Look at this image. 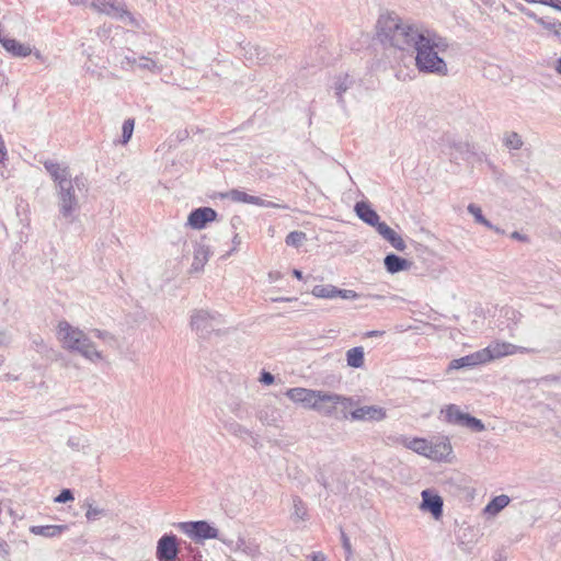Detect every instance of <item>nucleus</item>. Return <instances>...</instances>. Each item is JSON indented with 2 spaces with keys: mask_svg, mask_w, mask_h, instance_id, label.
Segmentation results:
<instances>
[{
  "mask_svg": "<svg viewBox=\"0 0 561 561\" xmlns=\"http://www.w3.org/2000/svg\"><path fill=\"white\" fill-rule=\"evenodd\" d=\"M377 37L383 46L415 51V67L422 73L445 77L448 66L440 56L448 48L446 38L422 24L403 21L398 14L387 12L377 21Z\"/></svg>",
  "mask_w": 561,
  "mask_h": 561,
  "instance_id": "1",
  "label": "nucleus"
},
{
  "mask_svg": "<svg viewBox=\"0 0 561 561\" xmlns=\"http://www.w3.org/2000/svg\"><path fill=\"white\" fill-rule=\"evenodd\" d=\"M43 164L55 182L60 215L72 222L79 209L80 195L88 192L87 180L79 175L72 179L68 167L57 162L46 160Z\"/></svg>",
  "mask_w": 561,
  "mask_h": 561,
  "instance_id": "2",
  "label": "nucleus"
},
{
  "mask_svg": "<svg viewBox=\"0 0 561 561\" xmlns=\"http://www.w3.org/2000/svg\"><path fill=\"white\" fill-rule=\"evenodd\" d=\"M58 339L62 342L65 348L78 352L89 360L96 362L102 359V354L95 348L93 342L83 331L70 325L67 321L58 324Z\"/></svg>",
  "mask_w": 561,
  "mask_h": 561,
  "instance_id": "3",
  "label": "nucleus"
},
{
  "mask_svg": "<svg viewBox=\"0 0 561 561\" xmlns=\"http://www.w3.org/2000/svg\"><path fill=\"white\" fill-rule=\"evenodd\" d=\"M339 405L342 408L343 416L346 417L347 411L354 405V401L352 398L319 390L311 410L324 416H332Z\"/></svg>",
  "mask_w": 561,
  "mask_h": 561,
  "instance_id": "4",
  "label": "nucleus"
},
{
  "mask_svg": "<svg viewBox=\"0 0 561 561\" xmlns=\"http://www.w3.org/2000/svg\"><path fill=\"white\" fill-rule=\"evenodd\" d=\"M224 319L218 312L208 310H195L191 316V327L202 339H208L211 333L219 332Z\"/></svg>",
  "mask_w": 561,
  "mask_h": 561,
  "instance_id": "5",
  "label": "nucleus"
},
{
  "mask_svg": "<svg viewBox=\"0 0 561 561\" xmlns=\"http://www.w3.org/2000/svg\"><path fill=\"white\" fill-rule=\"evenodd\" d=\"M178 528L196 542L207 539H219L225 542L219 530L206 520L182 522L178 524Z\"/></svg>",
  "mask_w": 561,
  "mask_h": 561,
  "instance_id": "6",
  "label": "nucleus"
},
{
  "mask_svg": "<svg viewBox=\"0 0 561 561\" xmlns=\"http://www.w3.org/2000/svg\"><path fill=\"white\" fill-rule=\"evenodd\" d=\"M92 8L110 16L121 19L122 21L135 27H140L139 21L126 9L124 2L117 0H93Z\"/></svg>",
  "mask_w": 561,
  "mask_h": 561,
  "instance_id": "7",
  "label": "nucleus"
},
{
  "mask_svg": "<svg viewBox=\"0 0 561 561\" xmlns=\"http://www.w3.org/2000/svg\"><path fill=\"white\" fill-rule=\"evenodd\" d=\"M442 413L445 414V420L447 423L460 425L477 433L483 432L485 430V426L481 420L462 412L456 404L447 405L445 410L442 411Z\"/></svg>",
  "mask_w": 561,
  "mask_h": 561,
  "instance_id": "8",
  "label": "nucleus"
},
{
  "mask_svg": "<svg viewBox=\"0 0 561 561\" xmlns=\"http://www.w3.org/2000/svg\"><path fill=\"white\" fill-rule=\"evenodd\" d=\"M180 549L178 538L173 534H164L157 542L156 557L158 561H175Z\"/></svg>",
  "mask_w": 561,
  "mask_h": 561,
  "instance_id": "9",
  "label": "nucleus"
},
{
  "mask_svg": "<svg viewBox=\"0 0 561 561\" xmlns=\"http://www.w3.org/2000/svg\"><path fill=\"white\" fill-rule=\"evenodd\" d=\"M311 294L317 298L324 299H333V298H342V299H357L359 298V294L351 289H340L334 285H316Z\"/></svg>",
  "mask_w": 561,
  "mask_h": 561,
  "instance_id": "10",
  "label": "nucleus"
},
{
  "mask_svg": "<svg viewBox=\"0 0 561 561\" xmlns=\"http://www.w3.org/2000/svg\"><path fill=\"white\" fill-rule=\"evenodd\" d=\"M523 347L516 346L508 342H493L485 348H482V352L485 354V363H489L503 356L523 352Z\"/></svg>",
  "mask_w": 561,
  "mask_h": 561,
  "instance_id": "11",
  "label": "nucleus"
},
{
  "mask_svg": "<svg viewBox=\"0 0 561 561\" xmlns=\"http://www.w3.org/2000/svg\"><path fill=\"white\" fill-rule=\"evenodd\" d=\"M217 213L210 207H199L193 209L187 218V225L193 229H203L208 222L216 219Z\"/></svg>",
  "mask_w": 561,
  "mask_h": 561,
  "instance_id": "12",
  "label": "nucleus"
},
{
  "mask_svg": "<svg viewBox=\"0 0 561 561\" xmlns=\"http://www.w3.org/2000/svg\"><path fill=\"white\" fill-rule=\"evenodd\" d=\"M319 390L307 388H290L286 391V397L295 403L301 404L305 409H312Z\"/></svg>",
  "mask_w": 561,
  "mask_h": 561,
  "instance_id": "13",
  "label": "nucleus"
},
{
  "mask_svg": "<svg viewBox=\"0 0 561 561\" xmlns=\"http://www.w3.org/2000/svg\"><path fill=\"white\" fill-rule=\"evenodd\" d=\"M194 255L193 262L191 266L192 272H201L203 271L205 264L208 262L210 256L209 245L205 241V237H202L199 240H196L193 245Z\"/></svg>",
  "mask_w": 561,
  "mask_h": 561,
  "instance_id": "14",
  "label": "nucleus"
},
{
  "mask_svg": "<svg viewBox=\"0 0 561 561\" xmlns=\"http://www.w3.org/2000/svg\"><path fill=\"white\" fill-rule=\"evenodd\" d=\"M453 448L448 437L437 438L435 443H428L427 458L435 461H446Z\"/></svg>",
  "mask_w": 561,
  "mask_h": 561,
  "instance_id": "15",
  "label": "nucleus"
},
{
  "mask_svg": "<svg viewBox=\"0 0 561 561\" xmlns=\"http://www.w3.org/2000/svg\"><path fill=\"white\" fill-rule=\"evenodd\" d=\"M421 508L430 512L434 518H439L443 515V499L433 493L431 490L422 491Z\"/></svg>",
  "mask_w": 561,
  "mask_h": 561,
  "instance_id": "16",
  "label": "nucleus"
},
{
  "mask_svg": "<svg viewBox=\"0 0 561 561\" xmlns=\"http://www.w3.org/2000/svg\"><path fill=\"white\" fill-rule=\"evenodd\" d=\"M354 421H381L386 417V411L376 405H365L351 412Z\"/></svg>",
  "mask_w": 561,
  "mask_h": 561,
  "instance_id": "17",
  "label": "nucleus"
},
{
  "mask_svg": "<svg viewBox=\"0 0 561 561\" xmlns=\"http://www.w3.org/2000/svg\"><path fill=\"white\" fill-rule=\"evenodd\" d=\"M355 211L359 219H362L367 225L375 227L378 231V227L381 225H387L383 221H380V217L375 209L366 202H358L355 205Z\"/></svg>",
  "mask_w": 561,
  "mask_h": 561,
  "instance_id": "18",
  "label": "nucleus"
},
{
  "mask_svg": "<svg viewBox=\"0 0 561 561\" xmlns=\"http://www.w3.org/2000/svg\"><path fill=\"white\" fill-rule=\"evenodd\" d=\"M485 354L482 350L471 353L469 355L462 356L460 358L453 359L449 363V369H460V368H472L478 365L486 364L485 363Z\"/></svg>",
  "mask_w": 561,
  "mask_h": 561,
  "instance_id": "19",
  "label": "nucleus"
},
{
  "mask_svg": "<svg viewBox=\"0 0 561 561\" xmlns=\"http://www.w3.org/2000/svg\"><path fill=\"white\" fill-rule=\"evenodd\" d=\"M383 264L388 273L396 274L409 270L412 265V262L394 253H389L385 256Z\"/></svg>",
  "mask_w": 561,
  "mask_h": 561,
  "instance_id": "20",
  "label": "nucleus"
},
{
  "mask_svg": "<svg viewBox=\"0 0 561 561\" xmlns=\"http://www.w3.org/2000/svg\"><path fill=\"white\" fill-rule=\"evenodd\" d=\"M68 528V525L31 526L30 531L36 536L54 538L61 536Z\"/></svg>",
  "mask_w": 561,
  "mask_h": 561,
  "instance_id": "21",
  "label": "nucleus"
},
{
  "mask_svg": "<svg viewBox=\"0 0 561 561\" xmlns=\"http://www.w3.org/2000/svg\"><path fill=\"white\" fill-rule=\"evenodd\" d=\"M378 233L387 240L396 250L404 251L407 248L404 240L388 225L378 227Z\"/></svg>",
  "mask_w": 561,
  "mask_h": 561,
  "instance_id": "22",
  "label": "nucleus"
},
{
  "mask_svg": "<svg viewBox=\"0 0 561 561\" xmlns=\"http://www.w3.org/2000/svg\"><path fill=\"white\" fill-rule=\"evenodd\" d=\"M2 47L14 57H26L32 53L30 45L22 44L9 37L2 41Z\"/></svg>",
  "mask_w": 561,
  "mask_h": 561,
  "instance_id": "23",
  "label": "nucleus"
},
{
  "mask_svg": "<svg viewBox=\"0 0 561 561\" xmlns=\"http://www.w3.org/2000/svg\"><path fill=\"white\" fill-rule=\"evenodd\" d=\"M82 507L85 508V518L89 522L99 520L108 514L107 510L96 506L95 501L92 497L85 499Z\"/></svg>",
  "mask_w": 561,
  "mask_h": 561,
  "instance_id": "24",
  "label": "nucleus"
},
{
  "mask_svg": "<svg viewBox=\"0 0 561 561\" xmlns=\"http://www.w3.org/2000/svg\"><path fill=\"white\" fill-rule=\"evenodd\" d=\"M347 366L352 368H362L365 363V353L362 346L352 347L346 352Z\"/></svg>",
  "mask_w": 561,
  "mask_h": 561,
  "instance_id": "25",
  "label": "nucleus"
},
{
  "mask_svg": "<svg viewBox=\"0 0 561 561\" xmlns=\"http://www.w3.org/2000/svg\"><path fill=\"white\" fill-rule=\"evenodd\" d=\"M511 502V499L505 495L501 494L495 497H493L485 506L484 513L489 515H496L499 514L503 508H505Z\"/></svg>",
  "mask_w": 561,
  "mask_h": 561,
  "instance_id": "26",
  "label": "nucleus"
},
{
  "mask_svg": "<svg viewBox=\"0 0 561 561\" xmlns=\"http://www.w3.org/2000/svg\"><path fill=\"white\" fill-rule=\"evenodd\" d=\"M403 445L413 450L414 453L427 457L428 454V442L425 438H404Z\"/></svg>",
  "mask_w": 561,
  "mask_h": 561,
  "instance_id": "27",
  "label": "nucleus"
},
{
  "mask_svg": "<svg viewBox=\"0 0 561 561\" xmlns=\"http://www.w3.org/2000/svg\"><path fill=\"white\" fill-rule=\"evenodd\" d=\"M354 84L353 78L348 75H344L343 77H339L334 83L335 96L337 98V102L343 105V93L352 88Z\"/></svg>",
  "mask_w": 561,
  "mask_h": 561,
  "instance_id": "28",
  "label": "nucleus"
},
{
  "mask_svg": "<svg viewBox=\"0 0 561 561\" xmlns=\"http://www.w3.org/2000/svg\"><path fill=\"white\" fill-rule=\"evenodd\" d=\"M503 145L511 151L519 150L523 147L524 141L522 139V136L518 133L506 131L503 135Z\"/></svg>",
  "mask_w": 561,
  "mask_h": 561,
  "instance_id": "29",
  "label": "nucleus"
},
{
  "mask_svg": "<svg viewBox=\"0 0 561 561\" xmlns=\"http://www.w3.org/2000/svg\"><path fill=\"white\" fill-rule=\"evenodd\" d=\"M307 517V507L299 496H293V513L294 520H305Z\"/></svg>",
  "mask_w": 561,
  "mask_h": 561,
  "instance_id": "30",
  "label": "nucleus"
},
{
  "mask_svg": "<svg viewBox=\"0 0 561 561\" xmlns=\"http://www.w3.org/2000/svg\"><path fill=\"white\" fill-rule=\"evenodd\" d=\"M67 445L75 451L88 453L89 440L83 436H71L69 437Z\"/></svg>",
  "mask_w": 561,
  "mask_h": 561,
  "instance_id": "31",
  "label": "nucleus"
},
{
  "mask_svg": "<svg viewBox=\"0 0 561 561\" xmlns=\"http://www.w3.org/2000/svg\"><path fill=\"white\" fill-rule=\"evenodd\" d=\"M137 67L140 69L148 70L152 73H159L162 70V67L158 65L156 60H153L150 56H140L138 58Z\"/></svg>",
  "mask_w": 561,
  "mask_h": 561,
  "instance_id": "32",
  "label": "nucleus"
},
{
  "mask_svg": "<svg viewBox=\"0 0 561 561\" xmlns=\"http://www.w3.org/2000/svg\"><path fill=\"white\" fill-rule=\"evenodd\" d=\"M222 197L229 198L230 201H232L234 203L250 204L252 195H249L248 193L239 191V190H231V191L222 194Z\"/></svg>",
  "mask_w": 561,
  "mask_h": 561,
  "instance_id": "33",
  "label": "nucleus"
},
{
  "mask_svg": "<svg viewBox=\"0 0 561 561\" xmlns=\"http://www.w3.org/2000/svg\"><path fill=\"white\" fill-rule=\"evenodd\" d=\"M134 127H135L134 118H128L123 123L122 140H121V142L123 145H126L130 140V138L133 136Z\"/></svg>",
  "mask_w": 561,
  "mask_h": 561,
  "instance_id": "34",
  "label": "nucleus"
},
{
  "mask_svg": "<svg viewBox=\"0 0 561 561\" xmlns=\"http://www.w3.org/2000/svg\"><path fill=\"white\" fill-rule=\"evenodd\" d=\"M306 240V233L302 231H291L286 237V244L298 248Z\"/></svg>",
  "mask_w": 561,
  "mask_h": 561,
  "instance_id": "35",
  "label": "nucleus"
},
{
  "mask_svg": "<svg viewBox=\"0 0 561 561\" xmlns=\"http://www.w3.org/2000/svg\"><path fill=\"white\" fill-rule=\"evenodd\" d=\"M443 141H445L449 148H454L459 152L469 150V145L467 142L456 141L454 138H451L448 135L443 137Z\"/></svg>",
  "mask_w": 561,
  "mask_h": 561,
  "instance_id": "36",
  "label": "nucleus"
},
{
  "mask_svg": "<svg viewBox=\"0 0 561 561\" xmlns=\"http://www.w3.org/2000/svg\"><path fill=\"white\" fill-rule=\"evenodd\" d=\"M250 204H253V205H256V206H261V207L288 209L287 205H280V204H277V203L268 202V201H265V199H263V198H261L259 196H253V195L251 197V203Z\"/></svg>",
  "mask_w": 561,
  "mask_h": 561,
  "instance_id": "37",
  "label": "nucleus"
},
{
  "mask_svg": "<svg viewBox=\"0 0 561 561\" xmlns=\"http://www.w3.org/2000/svg\"><path fill=\"white\" fill-rule=\"evenodd\" d=\"M228 431L240 437V438H244L245 436H251V433L248 428H245L244 426H242L241 424H238V423H232L229 425L228 427Z\"/></svg>",
  "mask_w": 561,
  "mask_h": 561,
  "instance_id": "38",
  "label": "nucleus"
},
{
  "mask_svg": "<svg viewBox=\"0 0 561 561\" xmlns=\"http://www.w3.org/2000/svg\"><path fill=\"white\" fill-rule=\"evenodd\" d=\"M248 53L251 55V58L254 56L257 61H265L267 57L265 49L260 46H251Z\"/></svg>",
  "mask_w": 561,
  "mask_h": 561,
  "instance_id": "39",
  "label": "nucleus"
},
{
  "mask_svg": "<svg viewBox=\"0 0 561 561\" xmlns=\"http://www.w3.org/2000/svg\"><path fill=\"white\" fill-rule=\"evenodd\" d=\"M467 209L474 217V220L480 224L481 221L484 220L485 217L483 216L481 208L476 204H469Z\"/></svg>",
  "mask_w": 561,
  "mask_h": 561,
  "instance_id": "40",
  "label": "nucleus"
},
{
  "mask_svg": "<svg viewBox=\"0 0 561 561\" xmlns=\"http://www.w3.org/2000/svg\"><path fill=\"white\" fill-rule=\"evenodd\" d=\"M73 500V493L70 489H64L56 497L57 503H67Z\"/></svg>",
  "mask_w": 561,
  "mask_h": 561,
  "instance_id": "41",
  "label": "nucleus"
},
{
  "mask_svg": "<svg viewBox=\"0 0 561 561\" xmlns=\"http://www.w3.org/2000/svg\"><path fill=\"white\" fill-rule=\"evenodd\" d=\"M341 539H342V546L346 553V560H348L353 552L351 541L344 531H341Z\"/></svg>",
  "mask_w": 561,
  "mask_h": 561,
  "instance_id": "42",
  "label": "nucleus"
},
{
  "mask_svg": "<svg viewBox=\"0 0 561 561\" xmlns=\"http://www.w3.org/2000/svg\"><path fill=\"white\" fill-rule=\"evenodd\" d=\"M559 21H548L546 19L539 20V24L547 31H550L554 34V30L557 28V24Z\"/></svg>",
  "mask_w": 561,
  "mask_h": 561,
  "instance_id": "43",
  "label": "nucleus"
},
{
  "mask_svg": "<svg viewBox=\"0 0 561 561\" xmlns=\"http://www.w3.org/2000/svg\"><path fill=\"white\" fill-rule=\"evenodd\" d=\"M92 333L94 334V336H96L98 339H101L103 341H113L114 340L113 335L107 331L94 329V330H92Z\"/></svg>",
  "mask_w": 561,
  "mask_h": 561,
  "instance_id": "44",
  "label": "nucleus"
},
{
  "mask_svg": "<svg viewBox=\"0 0 561 561\" xmlns=\"http://www.w3.org/2000/svg\"><path fill=\"white\" fill-rule=\"evenodd\" d=\"M274 376L268 373V371H263L261 374V378H260V381L263 382L264 385H272L274 382Z\"/></svg>",
  "mask_w": 561,
  "mask_h": 561,
  "instance_id": "45",
  "label": "nucleus"
},
{
  "mask_svg": "<svg viewBox=\"0 0 561 561\" xmlns=\"http://www.w3.org/2000/svg\"><path fill=\"white\" fill-rule=\"evenodd\" d=\"M7 147L3 140L2 135L0 134V163H2L7 158Z\"/></svg>",
  "mask_w": 561,
  "mask_h": 561,
  "instance_id": "46",
  "label": "nucleus"
},
{
  "mask_svg": "<svg viewBox=\"0 0 561 561\" xmlns=\"http://www.w3.org/2000/svg\"><path fill=\"white\" fill-rule=\"evenodd\" d=\"M520 11L529 19L534 20L535 22H537L539 24V20H541L542 18L538 16L535 12H533L531 10L529 9H526V8H522Z\"/></svg>",
  "mask_w": 561,
  "mask_h": 561,
  "instance_id": "47",
  "label": "nucleus"
},
{
  "mask_svg": "<svg viewBox=\"0 0 561 561\" xmlns=\"http://www.w3.org/2000/svg\"><path fill=\"white\" fill-rule=\"evenodd\" d=\"M511 238L515 239L517 241H522V242H528L529 241V239H528V237L526 234H523V233H520L518 231L512 232L511 233Z\"/></svg>",
  "mask_w": 561,
  "mask_h": 561,
  "instance_id": "48",
  "label": "nucleus"
},
{
  "mask_svg": "<svg viewBox=\"0 0 561 561\" xmlns=\"http://www.w3.org/2000/svg\"><path fill=\"white\" fill-rule=\"evenodd\" d=\"M124 64H127L129 66H137L138 64V59L135 57V56H125L124 59L122 60V65L124 66Z\"/></svg>",
  "mask_w": 561,
  "mask_h": 561,
  "instance_id": "49",
  "label": "nucleus"
},
{
  "mask_svg": "<svg viewBox=\"0 0 561 561\" xmlns=\"http://www.w3.org/2000/svg\"><path fill=\"white\" fill-rule=\"evenodd\" d=\"M11 342V336L8 332L2 331L0 332V344L7 345Z\"/></svg>",
  "mask_w": 561,
  "mask_h": 561,
  "instance_id": "50",
  "label": "nucleus"
},
{
  "mask_svg": "<svg viewBox=\"0 0 561 561\" xmlns=\"http://www.w3.org/2000/svg\"><path fill=\"white\" fill-rule=\"evenodd\" d=\"M311 561H328L327 557L322 552H314L311 556Z\"/></svg>",
  "mask_w": 561,
  "mask_h": 561,
  "instance_id": "51",
  "label": "nucleus"
},
{
  "mask_svg": "<svg viewBox=\"0 0 561 561\" xmlns=\"http://www.w3.org/2000/svg\"><path fill=\"white\" fill-rule=\"evenodd\" d=\"M529 3H541L543 5L551 7L553 0H528Z\"/></svg>",
  "mask_w": 561,
  "mask_h": 561,
  "instance_id": "52",
  "label": "nucleus"
},
{
  "mask_svg": "<svg viewBox=\"0 0 561 561\" xmlns=\"http://www.w3.org/2000/svg\"><path fill=\"white\" fill-rule=\"evenodd\" d=\"M554 36L561 42V22H558L557 28L554 30Z\"/></svg>",
  "mask_w": 561,
  "mask_h": 561,
  "instance_id": "53",
  "label": "nucleus"
},
{
  "mask_svg": "<svg viewBox=\"0 0 561 561\" xmlns=\"http://www.w3.org/2000/svg\"><path fill=\"white\" fill-rule=\"evenodd\" d=\"M480 224L483 225L484 227H486L488 229H491V230L494 228V225L490 220H488L486 218H484V220L481 221Z\"/></svg>",
  "mask_w": 561,
  "mask_h": 561,
  "instance_id": "54",
  "label": "nucleus"
},
{
  "mask_svg": "<svg viewBox=\"0 0 561 561\" xmlns=\"http://www.w3.org/2000/svg\"><path fill=\"white\" fill-rule=\"evenodd\" d=\"M551 8L561 11V1L560 0H553V3L551 4Z\"/></svg>",
  "mask_w": 561,
  "mask_h": 561,
  "instance_id": "55",
  "label": "nucleus"
},
{
  "mask_svg": "<svg viewBox=\"0 0 561 561\" xmlns=\"http://www.w3.org/2000/svg\"><path fill=\"white\" fill-rule=\"evenodd\" d=\"M383 334V331H369L367 333V336H381Z\"/></svg>",
  "mask_w": 561,
  "mask_h": 561,
  "instance_id": "56",
  "label": "nucleus"
},
{
  "mask_svg": "<svg viewBox=\"0 0 561 561\" xmlns=\"http://www.w3.org/2000/svg\"><path fill=\"white\" fill-rule=\"evenodd\" d=\"M293 275L298 279H302V272L299 270H293Z\"/></svg>",
  "mask_w": 561,
  "mask_h": 561,
  "instance_id": "57",
  "label": "nucleus"
},
{
  "mask_svg": "<svg viewBox=\"0 0 561 561\" xmlns=\"http://www.w3.org/2000/svg\"><path fill=\"white\" fill-rule=\"evenodd\" d=\"M492 230L494 232H496V233H500V234H504L505 233V231L503 229H501L500 227H497V226H494V228Z\"/></svg>",
  "mask_w": 561,
  "mask_h": 561,
  "instance_id": "58",
  "label": "nucleus"
},
{
  "mask_svg": "<svg viewBox=\"0 0 561 561\" xmlns=\"http://www.w3.org/2000/svg\"><path fill=\"white\" fill-rule=\"evenodd\" d=\"M232 241H233L234 245L240 244L241 240H240L239 234H237V233H236V234H234V237H233V239H232Z\"/></svg>",
  "mask_w": 561,
  "mask_h": 561,
  "instance_id": "59",
  "label": "nucleus"
},
{
  "mask_svg": "<svg viewBox=\"0 0 561 561\" xmlns=\"http://www.w3.org/2000/svg\"><path fill=\"white\" fill-rule=\"evenodd\" d=\"M556 70L561 75V58L557 60Z\"/></svg>",
  "mask_w": 561,
  "mask_h": 561,
  "instance_id": "60",
  "label": "nucleus"
},
{
  "mask_svg": "<svg viewBox=\"0 0 561 561\" xmlns=\"http://www.w3.org/2000/svg\"><path fill=\"white\" fill-rule=\"evenodd\" d=\"M290 300H291L290 298H284V297L273 299V301H290Z\"/></svg>",
  "mask_w": 561,
  "mask_h": 561,
  "instance_id": "61",
  "label": "nucleus"
},
{
  "mask_svg": "<svg viewBox=\"0 0 561 561\" xmlns=\"http://www.w3.org/2000/svg\"><path fill=\"white\" fill-rule=\"evenodd\" d=\"M318 481H319L323 486H327V483H325V481H324V480H322V478H321V479H320V478H318Z\"/></svg>",
  "mask_w": 561,
  "mask_h": 561,
  "instance_id": "62",
  "label": "nucleus"
},
{
  "mask_svg": "<svg viewBox=\"0 0 561 561\" xmlns=\"http://www.w3.org/2000/svg\"><path fill=\"white\" fill-rule=\"evenodd\" d=\"M236 220L239 221L240 219L238 217H234V218L231 219V224H232L233 227L236 226V224H234Z\"/></svg>",
  "mask_w": 561,
  "mask_h": 561,
  "instance_id": "63",
  "label": "nucleus"
}]
</instances>
